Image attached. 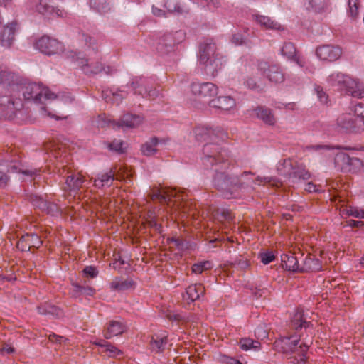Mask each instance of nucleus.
<instances>
[{
    "label": "nucleus",
    "mask_w": 364,
    "mask_h": 364,
    "mask_svg": "<svg viewBox=\"0 0 364 364\" xmlns=\"http://www.w3.org/2000/svg\"><path fill=\"white\" fill-rule=\"evenodd\" d=\"M215 171L214 186L223 191L227 198H241L245 193L254 191L255 185L268 184L277 187L282 185V181L274 177H254L255 174L250 171H244L239 175H230L218 169Z\"/></svg>",
    "instance_id": "f257e3e1"
},
{
    "label": "nucleus",
    "mask_w": 364,
    "mask_h": 364,
    "mask_svg": "<svg viewBox=\"0 0 364 364\" xmlns=\"http://www.w3.org/2000/svg\"><path fill=\"white\" fill-rule=\"evenodd\" d=\"M22 95L26 101L33 102L37 105H43L40 107V112L42 116H48L55 119H65L66 117H60L48 109H50L53 101H55V104L60 105L61 102H71L73 98L67 96L64 99L62 95H55L51 92L46 87H43L41 84L30 82L21 87Z\"/></svg>",
    "instance_id": "f03ea898"
},
{
    "label": "nucleus",
    "mask_w": 364,
    "mask_h": 364,
    "mask_svg": "<svg viewBox=\"0 0 364 364\" xmlns=\"http://www.w3.org/2000/svg\"><path fill=\"white\" fill-rule=\"evenodd\" d=\"M301 336L291 335L281 337L276 340L274 345L275 349L287 356H289L292 364H306L307 352L309 345L300 339Z\"/></svg>",
    "instance_id": "7ed1b4c3"
},
{
    "label": "nucleus",
    "mask_w": 364,
    "mask_h": 364,
    "mask_svg": "<svg viewBox=\"0 0 364 364\" xmlns=\"http://www.w3.org/2000/svg\"><path fill=\"white\" fill-rule=\"evenodd\" d=\"M277 171L281 176L288 178L293 183L300 180H308L311 176L304 166L298 164L291 159H286L279 163Z\"/></svg>",
    "instance_id": "20e7f679"
},
{
    "label": "nucleus",
    "mask_w": 364,
    "mask_h": 364,
    "mask_svg": "<svg viewBox=\"0 0 364 364\" xmlns=\"http://www.w3.org/2000/svg\"><path fill=\"white\" fill-rule=\"evenodd\" d=\"M85 179L79 173H72L66 178L63 191L68 203L75 202L79 204L81 201L82 193L79 192L83 188Z\"/></svg>",
    "instance_id": "39448f33"
},
{
    "label": "nucleus",
    "mask_w": 364,
    "mask_h": 364,
    "mask_svg": "<svg viewBox=\"0 0 364 364\" xmlns=\"http://www.w3.org/2000/svg\"><path fill=\"white\" fill-rule=\"evenodd\" d=\"M149 197L152 202L160 203H166L168 205L172 203H181L188 200L187 193L177 191L176 189L160 188L154 189L149 194Z\"/></svg>",
    "instance_id": "423d86ee"
},
{
    "label": "nucleus",
    "mask_w": 364,
    "mask_h": 364,
    "mask_svg": "<svg viewBox=\"0 0 364 364\" xmlns=\"http://www.w3.org/2000/svg\"><path fill=\"white\" fill-rule=\"evenodd\" d=\"M203 162L207 167H213L214 165L224 164L227 161V153L222 150L220 146L214 143H208L203 149Z\"/></svg>",
    "instance_id": "0eeeda50"
},
{
    "label": "nucleus",
    "mask_w": 364,
    "mask_h": 364,
    "mask_svg": "<svg viewBox=\"0 0 364 364\" xmlns=\"http://www.w3.org/2000/svg\"><path fill=\"white\" fill-rule=\"evenodd\" d=\"M184 36L181 31L164 33L158 39L156 46L157 51L161 55L173 51L176 46L183 41Z\"/></svg>",
    "instance_id": "6e6552de"
},
{
    "label": "nucleus",
    "mask_w": 364,
    "mask_h": 364,
    "mask_svg": "<svg viewBox=\"0 0 364 364\" xmlns=\"http://www.w3.org/2000/svg\"><path fill=\"white\" fill-rule=\"evenodd\" d=\"M36 48L48 55H58L63 52L64 46L56 39L43 36L36 42Z\"/></svg>",
    "instance_id": "1a4fd4ad"
},
{
    "label": "nucleus",
    "mask_w": 364,
    "mask_h": 364,
    "mask_svg": "<svg viewBox=\"0 0 364 364\" xmlns=\"http://www.w3.org/2000/svg\"><path fill=\"white\" fill-rule=\"evenodd\" d=\"M191 90L198 100L208 102L210 98L218 94V87L209 82H194L191 85Z\"/></svg>",
    "instance_id": "9d476101"
},
{
    "label": "nucleus",
    "mask_w": 364,
    "mask_h": 364,
    "mask_svg": "<svg viewBox=\"0 0 364 364\" xmlns=\"http://www.w3.org/2000/svg\"><path fill=\"white\" fill-rule=\"evenodd\" d=\"M338 92L354 97H363L364 96L362 84L346 73H343Z\"/></svg>",
    "instance_id": "9b49d317"
},
{
    "label": "nucleus",
    "mask_w": 364,
    "mask_h": 364,
    "mask_svg": "<svg viewBox=\"0 0 364 364\" xmlns=\"http://www.w3.org/2000/svg\"><path fill=\"white\" fill-rule=\"evenodd\" d=\"M77 62L86 74H97L102 70L106 74H112L115 71L113 68L110 66L103 67L100 62L94 60L92 58H77Z\"/></svg>",
    "instance_id": "f8f14e48"
},
{
    "label": "nucleus",
    "mask_w": 364,
    "mask_h": 364,
    "mask_svg": "<svg viewBox=\"0 0 364 364\" xmlns=\"http://www.w3.org/2000/svg\"><path fill=\"white\" fill-rule=\"evenodd\" d=\"M258 70L272 82L281 83L284 80V75L277 65L261 61L258 63Z\"/></svg>",
    "instance_id": "ddd939ff"
},
{
    "label": "nucleus",
    "mask_w": 364,
    "mask_h": 364,
    "mask_svg": "<svg viewBox=\"0 0 364 364\" xmlns=\"http://www.w3.org/2000/svg\"><path fill=\"white\" fill-rule=\"evenodd\" d=\"M23 107V105L21 99H14L13 96L0 97V112L5 117H13L15 112L21 109Z\"/></svg>",
    "instance_id": "4468645a"
},
{
    "label": "nucleus",
    "mask_w": 364,
    "mask_h": 364,
    "mask_svg": "<svg viewBox=\"0 0 364 364\" xmlns=\"http://www.w3.org/2000/svg\"><path fill=\"white\" fill-rule=\"evenodd\" d=\"M337 124L348 132H360L363 130L362 120L353 114H342L337 119Z\"/></svg>",
    "instance_id": "2eb2a0df"
},
{
    "label": "nucleus",
    "mask_w": 364,
    "mask_h": 364,
    "mask_svg": "<svg viewBox=\"0 0 364 364\" xmlns=\"http://www.w3.org/2000/svg\"><path fill=\"white\" fill-rule=\"evenodd\" d=\"M336 162L341 163V168L344 171L355 173L359 171L363 164V161L356 157H350L346 153H339L336 156Z\"/></svg>",
    "instance_id": "dca6fc26"
},
{
    "label": "nucleus",
    "mask_w": 364,
    "mask_h": 364,
    "mask_svg": "<svg viewBox=\"0 0 364 364\" xmlns=\"http://www.w3.org/2000/svg\"><path fill=\"white\" fill-rule=\"evenodd\" d=\"M316 54L321 60L334 62L341 58L342 50L338 46L323 45L317 47Z\"/></svg>",
    "instance_id": "f3484780"
},
{
    "label": "nucleus",
    "mask_w": 364,
    "mask_h": 364,
    "mask_svg": "<svg viewBox=\"0 0 364 364\" xmlns=\"http://www.w3.org/2000/svg\"><path fill=\"white\" fill-rule=\"evenodd\" d=\"M281 54L288 60L296 63L301 68L304 67L306 64V59L298 54L293 43H284L281 48Z\"/></svg>",
    "instance_id": "a211bd4d"
},
{
    "label": "nucleus",
    "mask_w": 364,
    "mask_h": 364,
    "mask_svg": "<svg viewBox=\"0 0 364 364\" xmlns=\"http://www.w3.org/2000/svg\"><path fill=\"white\" fill-rule=\"evenodd\" d=\"M218 55L216 54V46L213 40H208L200 45L199 52L200 63L209 62L210 59Z\"/></svg>",
    "instance_id": "6ab92c4d"
},
{
    "label": "nucleus",
    "mask_w": 364,
    "mask_h": 364,
    "mask_svg": "<svg viewBox=\"0 0 364 364\" xmlns=\"http://www.w3.org/2000/svg\"><path fill=\"white\" fill-rule=\"evenodd\" d=\"M127 331V326L121 321H110L107 323L104 330V336L109 339L114 336L122 334Z\"/></svg>",
    "instance_id": "aec40b11"
},
{
    "label": "nucleus",
    "mask_w": 364,
    "mask_h": 364,
    "mask_svg": "<svg viewBox=\"0 0 364 364\" xmlns=\"http://www.w3.org/2000/svg\"><path fill=\"white\" fill-rule=\"evenodd\" d=\"M209 105L215 109L228 111L235 107L236 102L235 99L230 96H220L210 100Z\"/></svg>",
    "instance_id": "412c9836"
},
{
    "label": "nucleus",
    "mask_w": 364,
    "mask_h": 364,
    "mask_svg": "<svg viewBox=\"0 0 364 364\" xmlns=\"http://www.w3.org/2000/svg\"><path fill=\"white\" fill-rule=\"evenodd\" d=\"M17 23L11 22L4 27L0 36V42L2 46L9 48L14 40Z\"/></svg>",
    "instance_id": "4be33fe9"
},
{
    "label": "nucleus",
    "mask_w": 364,
    "mask_h": 364,
    "mask_svg": "<svg viewBox=\"0 0 364 364\" xmlns=\"http://www.w3.org/2000/svg\"><path fill=\"white\" fill-rule=\"evenodd\" d=\"M300 256L301 257H303L302 255ZM301 259V258H299L291 252L288 254H283L281 255V261L282 262L283 267L287 270L292 272H299L301 263L299 259Z\"/></svg>",
    "instance_id": "5701e85b"
},
{
    "label": "nucleus",
    "mask_w": 364,
    "mask_h": 364,
    "mask_svg": "<svg viewBox=\"0 0 364 364\" xmlns=\"http://www.w3.org/2000/svg\"><path fill=\"white\" fill-rule=\"evenodd\" d=\"M205 293V288L201 284H195L188 286L185 294H183V298L188 302H193L198 299L200 296Z\"/></svg>",
    "instance_id": "b1692460"
},
{
    "label": "nucleus",
    "mask_w": 364,
    "mask_h": 364,
    "mask_svg": "<svg viewBox=\"0 0 364 364\" xmlns=\"http://www.w3.org/2000/svg\"><path fill=\"white\" fill-rule=\"evenodd\" d=\"M321 269V264L318 259L314 257L307 255L306 257L302 258L299 272H315Z\"/></svg>",
    "instance_id": "393cba45"
},
{
    "label": "nucleus",
    "mask_w": 364,
    "mask_h": 364,
    "mask_svg": "<svg viewBox=\"0 0 364 364\" xmlns=\"http://www.w3.org/2000/svg\"><path fill=\"white\" fill-rule=\"evenodd\" d=\"M148 79L142 76H136L132 78L130 87H132L134 95H139L145 97V91L148 86Z\"/></svg>",
    "instance_id": "a878e982"
},
{
    "label": "nucleus",
    "mask_w": 364,
    "mask_h": 364,
    "mask_svg": "<svg viewBox=\"0 0 364 364\" xmlns=\"http://www.w3.org/2000/svg\"><path fill=\"white\" fill-rule=\"evenodd\" d=\"M38 311L40 314L52 318H60L63 314L62 309L50 303L41 304L38 306Z\"/></svg>",
    "instance_id": "bb28decb"
},
{
    "label": "nucleus",
    "mask_w": 364,
    "mask_h": 364,
    "mask_svg": "<svg viewBox=\"0 0 364 364\" xmlns=\"http://www.w3.org/2000/svg\"><path fill=\"white\" fill-rule=\"evenodd\" d=\"M252 18L259 24L260 26L265 29L272 30H280L281 25L272 20L270 17L263 15L255 14L252 15Z\"/></svg>",
    "instance_id": "cd10ccee"
},
{
    "label": "nucleus",
    "mask_w": 364,
    "mask_h": 364,
    "mask_svg": "<svg viewBox=\"0 0 364 364\" xmlns=\"http://www.w3.org/2000/svg\"><path fill=\"white\" fill-rule=\"evenodd\" d=\"M142 119L140 116L133 115L131 114H125L122 119L116 123L118 127L133 128L141 123Z\"/></svg>",
    "instance_id": "c85d7f7f"
},
{
    "label": "nucleus",
    "mask_w": 364,
    "mask_h": 364,
    "mask_svg": "<svg viewBox=\"0 0 364 364\" xmlns=\"http://www.w3.org/2000/svg\"><path fill=\"white\" fill-rule=\"evenodd\" d=\"M167 344V336L164 334H155L151 337L150 348L155 353H161Z\"/></svg>",
    "instance_id": "c756f323"
},
{
    "label": "nucleus",
    "mask_w": 364,
    "mask_h": 364,
    "mask_svg": "<svg viewBox=\"0 0 364 364\" xmlns=\"http://www.w3.org/2000/svg\"><path fill=\"white\" fill-rule=\"evenodd\" d=\"M135 286L136 282L129 278L122 279L117 277L110 284L111 289L117 291H126L134 289Z\"/></svg>",
    "instance_id": "7c9ffc66"
},
{
    "label": "nucleus",
    "mask_w": 364,
    "mask_h": 364,
    "mask_svg": "<svg viewBox=\"0 0 364 364\" xmlns=\"http://www.w3.org/2000/svg\"><path fill=\"white\" fill-rule=\"evenodd\" d=\"M196 140L200 141L212 139L215 134L214 130L206 126L198 125L193 130Z\"/></svg>",
    "instance_id": "2f4dec72"
},
{
    "label": "nucleus",
    "mask_w": 364,
    "mask_h": 364,
    "mask_svg": "<svg viewBox=\"0 0 364 364\" xmlns=\"http://www.w3.org/2000/svg\"><path fill=\"white\" fill-rule=\"evenodd\" d=\"M201 64L205 65V70L207 74L215 76L218 71L222 68L223 61L222 58L217 55L215 58H213V59H210L209 62L201 63Z\"/></svg>",
    "instance_id": "473e14b6"
},
{
    "label": "nucleus",
    "mask_w": 364,
    "mask_h": 364,
    "mask_svg": "<svg viewBox=\"0 0 364 364\" xmlns=\"http://www.w3.org/2000/svg\"><path fill=\"white\" fill-rule=\"evenodd\" d=\"M94 344L104 348L109 357L116 358L123 354L122 350L105 340L97 339L94 341Z\"/></svg>",
    "instance_id": "72a5a7b5"
},
{
    "label": "nucleus",
    "mask_w": 364,
    "mask_h": 364,
    "mask_svg": "<svg viewBox=\"0 0 364 364\" xmlns=\"http://www.w3.org/2000/svg\"><path fill=\"white\" fill-rule=\"evenodd\" d=\"M0 84L4 87H16L18 86L16 84V76L14 73L7 70H1L0 71Z\"/></svg>",
    "instance_id": "f704fd0d"
},
{
    "label": "nucleus",
    "mask_w": 364,
    "mask_h": 364,
    "mask_svg": "<svg viewBox=\"0 0 364 364\" xmlns=\"http://www.w3.org/2000/svg\"><path fill=\"white\" fill-rule=\"evenodd\" d=\"M309 325V322L306 320L303 310L298 309L291 321V327L298 331L299 328H306Z\"/></svg>",
    "instance_id": "c9c22d12"
},
{
    "label": "nucleus",
    "mask_w": 364,
    "mask_h": 364,
    "mask_svg": "<svg viewBox=\"0 0 364 364\" xmlns=\"http://www.w3.org/2000/svg\"><path fill=\"white\" fill-rule=\"evenodd\" d=\"M127 92L123 90L117 92L106 91L102 92V97L107 102H112L113 103L119 104L122 100L126 97Z\"/></svg>",
    "instance_id": "e433bc0d"
},
{
    "label": "nucleus",
    "mask_w": 364,
    "mask_h": 364,
    "mask_svg": "<svg viewBox=\"0 0 364 364\" xmlns=\"http://www.w3.org/2000/svg\"><path fill=\"white\" fill-rule=\"evenodd\" d=\"M343 76V73L341 72L332 73L326 80L327 86L332 88L333 90L338 92L341 85Z\"/></svg>",
    "instance_id": "4c0bfd02"
},
{
    "label": "nucleus",
    "mask_w": 364,
    "mask_h": 364,
    "mask_svg": "<svg viewBox=\"0 0 364 364\" xmlns=\"http://www.w3.org/2000/svg\"><path fill=\"white\" fill-rule=\"evenodd\" d=\"M255 114L258 118L269 125H273L276 122L269 109L259 107L255 109Z\"/></svg>",
    "instance_id": "58836bf2"
},
{
    "label": "nucleus",
    "mask_w": 364,
    "mask_h": 364,
    "mask_svg": "<svg viewBox=\"0 0 364 364\" xmlns=\"http://www.w3.org/2000/svg\"><path fill=\"white\" fill-rule=\"evenodd\" d=\"M72 294L75 297L80 296V295L93 296L95 290L89 286H82L77 283L72 284Z\"/></svg>",
    "instance_id": "ea45409f"
},
{
    "label": "nucleus",
    "mask_w": 364,
    "mask_h": 364,
    "mask_svg": "<svg viewBox=\"0 0 364 364\" xmlns=\"http://www.w3.org/2000/svg\"><path fill=\"white\" fill-rule=\"evenodd\" d=\"M159 143L157 137H152L149 141L145 142L141 148V151L144 155L150 156L155 154L157 151L156 149V145Z\"/></svg>",
    "instance_id": "a19ab883"
},
{
    "label": "nucleus",
    "mask_w": 364,
    "mask_h": 364,
    "mask_svg": "<svg viewBox=\"0 0 364 364\" xmlns=\"http://www.w3.org/2000/svg\"><path fill=\"white\" fill-rule=\"evenodd\" d=\"M90 5L92 9L100 14H106L111 9L107 0H90Z\"/></svg>",
    "instance_id": "79ce46f5"
},
{
    "label": "nucleus",
    "mask_w": 364,
    "mask_h": 364,
    "mask_svg": "<svg viewBox=\"0 0 364 364\" xmlns=\"http://www.w3.org/2000/svg\"><path fill=\"white\" fill-rule=\"evenodd\" d=\"M114 181V173L110 171L109 173H103L97 179L95 180V186L98 188L105 186H109Z\"/></svg>",
    "instance_id": "37998d69"
},
{
    "label": "nucleus",
    "mask_w": 364,
    "mask_h": 364,
    "mask_svg": "<svg viewBox=\"0 0 364 364\" xmlns=\"http://www.w3.org/2000/svg\"><path fill=\"white\" fill-rule=\"evenodd\" d=\"M239 345L240 348L245 351L250 349L257 350L260 348V343L259 341H254L250 338H241Z\"/></svg>",
    "instance_id": "c03bdc74"
},
{
    "label": "nucleus",
    "mask_w": 364,
    "mask_h": 364,
    "mask_svg": "<svg viewBox=\"0 0 364 364\" xmlns=\"http://www.w3.org/2000/svg\"><path fill=\"white\" fill-rule=\"evenodd\" d=\"M36 11L43 15H48L53 11V7L49 4L48 0H39L36 5Z\"/></svg>",
    "instance_id": "a18cd8bd"
},
{
    "label": "nucleus",
    "mask_w": 364,
    "mask_h": 364,
    "mask_svg": "<svg viewBox=\"0 0 364 364\" xmlns=\"http://www.w3.org/2000/svg\"><path fill=\"white\" fill-rule=\"evenodd\" d=\"M213 268V263L210 261L206 260L199 262L192 266V272L196 274H201L205 270H208Z\"/></svg>",
    "instance_id": "49530a36"
},
{
    "label": "nucleus",
    "mask_w": 364,
    "mask_h": 364,
    "mask_svg": "<svg viewBox=\"0 0 364 364\" xmlns=\"http://www.w3.org/2000/svg\"><path fill=\"white\" fill-rule=\"evenodd\" d=\"M8 172L11 173H22L23 174L28 176H32L33 175H36L38 172L37 169L35 170H23L21 169L19 164H14L10 165L8 168Z\"/></svg>",
    "instance_id": "de8ad7c7"
},
{
    "label": "nucleus",
    "mask_w": 364,
    "mask_h": 364,
    "mask_svg": "<svg viewBox=\"0 0 364 364\" xmlns=\"http://www.w3.org/2000/svg\"><path fill=\"white\" fill-rule=\"evenodd\" d=\"M309 6L315 11H319L323 9L326 4V0H308Z\"/></svg>",
    "instance_id": "09e8293b"
},
{
    "label": "nucleus",
    "mask_w": 364,
    "mask_h": 364,
    "mask_svg": "<svg viewBox=\"0 0 364 364\" xmlns=\"http://www.w3.org/2000/svg\"><path fill=\"white\" fill-rule=\"evenodd\" d=\"M164 6L169 13L178 12L181 13V9L176 0H166Z\"/></svg>",
    "instance_id": "8fccbe9b"
},
{
    "label": "nucleus",
    "mask_w": 364,
    "mask_h": 364,
    "mask_svg": "<svg viewBox=\"0 0 364 364\" xmlns=\"http://www.w3.org/2000/svg\"><path fill=\"white\" fill-rule=\"evenodd\" d=\"M258 257L264 264H268L275 259V256L272 251L262 252Z\"/></svg>",
    "instance_id": "3c124183"
},
{
    "label": "nucleus",
    "mask_w": 364,
    "mask_h": 364,
    "mask_svg": "<svg viewBox=\"0 0 364 364\" xmlns=\"http://www.w3.org/2000/svg\"><path fill=\"white\" fill-rule=\"evenodd\" d=\"M180 251H185L189 248L190 244L188 241L180 238H172L171 240Z\"/></svg>",
    "instance_id": "603ef678"
},
{
    "label": "nucleus",
    "mask_w": 364,
    "mask_h": 364,
    "mask_svg": "<svg viewBox=\"0 0 364 364\" xmlns=\"http://www.w3.org/2000/svg\"><path fill=\"white\" fill-rule=\"evenodd\" d=\"M358 0H348L349 14L352 18H355L358 14Z\"/></svg>",
    "instance_id": "864d4df0"
},
{
    "label": "nucleus",
    "mask_w": 364,
    "mask_h": 364,
    "mask_svg": "<svg viewBox=\"0 0 364 364\" xmlns=\"http://www.w3.org/2000/svg\"><path fill=\"white\" fill-rule=\"evenodd\" d=\"M348 209L346 210V213L348 215H352L358 218H364V210L358 209L355 206H348Z\"/></svg>",
    "instance_id": "5fc2aeb1"
},
{
    "label": "nucleus",
    "mask_w": 364,
    "mask_h": 364,
    "mask_svg": "<svg viewBox=\"0 0 364 364\" xmlns=\"http://www.w3.org/2000/svg\"><path fill=\"white\" fill-rule=\"evenodd\" d=\"M123 141L122 140H114L112 143H109L108 148L110 150H113L117 153H123L124 149L122 147Z\"/></svg>",
    "instance_id": "6e6d98bb"
},
{
    "label": "nucleus",
    "mask_w": 364,
    "mask_h": 364,
    "mask_svg": "<svg viewBox=\"0 0 364 364\" xmlns=\"http://www.w3.org/2000/svg\"><path fill=\"white\" fill-rule=\"evenodd\" d=\"M246 86L250 89L254 90L257 91H260L262 90V87L258 82L256 81V80L254 77H248L245 81Z\"/></svg>",
    "instance_id": "4d7b16f0"
},
{
    "label": "nucleus",
    "mask_w": 364,
    "mask_h": 364,
    "mask_svg": "<svg viewBox=\"0 0 364 364\" xmlns=\"http://www.w3.org/2000/svg\"><path fill=\"white\" fill-rule=\"evenodd\" d=\"M109 124H112L114 126L116 125L115 122H111L110 120L107 119L105 115L98 116L97 119L96 121V124L97 127H105L106 126H108Z\"/></svg>",
    "instance_id": "13d9d810"
},
{
    "label": "nucleus",
    "mask_w": 364,
    "mask_h": 364,
    "mask_svg": "<svg viewBox=\"0 0 364 364\" xmlns=\"http://www.w3.org/2000/svg\"><path fill=\"white\" fill-rule=\"evenodd\" d=\"M27 237L31 238V241H26L30 246L39 247L42 245V241L38 238L37 235H27Z\"/></svg>",
    "instance_id": "bf43d9fd"
},
{
    "label": "nucleus",
    "mask_w": 364,
    "mask_h": 364,
    "mask_svg": "<svg viewBox=\"0 0 364 364\" xmlns=\"http://www.w3.org/2000/svg\"><path fill=\"white\" fill-rule=\"evenodd\" d=\"M316 91L317 92V96L321 101V103L326 104L328 102V95L323 90V88L318 86L316 88Z\"/></svg>",
    "instance_id": "052dcab7"
},
{
    "label": "nucleus",
    "mask_w": 364,
    "mask_h": 364,
    "mask_svg": "<svg viewBox=\"0 0 364 364\" xmlns=\"http://www.w3.org/2000/svg\"><path fill=\"white\" fill-rule=\"evenodd\" d=\"M159 91L155 88L149 87L147 86L146 91H145V97L149 98V100H154L159 96Z\"/></svg>",
    "instance_id": "680f3d73"
},
{
    "label": "nucleus",
    "mask_w": 364,
    "mask_h": 364,
    "mask_svg": "<svg viewBox=\"0 0 364 364\" xmlns=\"http://www.w3.org/2000/svg\"><path fill=\"white\" fill-rule=\"evenodd\" d=\"M83 272L86 276H89L92 278L96 277L98 274L97 268L92 266L86 267L84 269Z\"/></svg>",
    "instance_id": "e2e57ef3"
},
{
    "label": "nucleus",
    "mask_w": 364,
    "mask_h": 364,
    "mask_svg": "<svg viewBox=\"0 0 364 364\" xmlns=\"http://www.w3.org/2000/svg\"><path fill=\"white\" fill-rule=\"evenodd\" d=\"M305 191H306L309 193H313V192L317 193V192L323 191L321 186L320 185L316 186L311 182H309L306 185Z\"/></svg>",
    "instance_id": "0e129e2a"
},
{
    "label": "nucleus",
    "mask_w": 364,
    "mask_h": 364,
    "mask_svg": "<svg viewBox=\"0 0 364 364\" xmlns=\"http://www.w3.org/2000/svg\"><path fill=\"white\" fill-rule=\"evenodd\" d=\"M232 42L237 46L242 45L244 43V37L240 33H235L232 36Z\"/></svg>",
    "instance_id": "69168bd1"
},
{
    "label": "nucleus",
    "mask_w": 364,
    "mask_h": 364,
    "mask_svg": "<svg viewBox=\"0 0 364 364\" xmlns=\"http://www.w3.org/2000/svg\"><path fill=\"white\" fill-rule=\"evenodd\" d=\"M364 112V105L363 103L357 104L354 107V114L355 117L360 118Z\"/></svg>",
    "instance_id": "338daca9"
},
{
    "label": "nucleus",
    "mask_w": 364,
    "mask_h": 364,
    "mask_svg": "<svg viewBox=\"0 0 364 364\" xmlns=\"http://www.w3.org/2000/svg\"><path fill=\"white\" fill-rule=\"evenodd\" d=\"M127 264V262L119 256L117 258H115V262H113V267L115 269H120L122 265Z\"/></svg>",
    "instance_id": "774afa93"
}]
</instances>
